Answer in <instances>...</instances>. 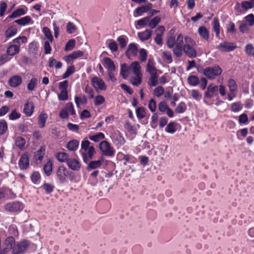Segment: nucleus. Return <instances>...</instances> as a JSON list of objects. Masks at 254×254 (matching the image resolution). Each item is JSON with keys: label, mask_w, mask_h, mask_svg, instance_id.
<instances>
[{"label": "nucleus", "mask_w": 254, "mask_h": 254, "mask_svg": "<svg viewBox=\"0 0 254 254\" xmlns=\"http://www.w3.org/2000/svg\"><path fill=\"white\" fill-rule=\"evenodd\" d=\"M184 36L181 33H179L176 39L175 36L173 34H170L167 37L166 45L167 47L173 49V54L177 57L180 58L183 55V41Z\"/></svg>", "instance_id": "nucleus-1"}, {"label": "nucleus", "mask_w": 254, "mask_h": 254, "mask_svg": "<svg viewBox=\"0 0 254 254\" xmlns=\"http://www.w3.org/2000/svg\"><path fill=\"white\" fill-rule=\"evenodd\" d=\"M99 148L103 156L113 157L116 153L114 147L106 140H103L99 143Z\"/></svg>", "instance_id": "nucleus-2"}, {"label": "nucleus", "mask_w": 254, "mask_h": 254, "mask_svg": "<svg viewBox=\"0 0 254 254\" xmlns=\"http://www.w3.org/2000/svg\"><path fill=\"white\" fill-rule=\"evenodd\" d=\"M222 72L221 67L217 64L204 68V75L209 79L213 80L219 76Z\"/></svg>", "instance_id": "nucleus-3"}, {"label": "nucleus", "mask_w": 254, "mask_h": 254, "mask_svg": "<svg viewBox=\"0 0 254 254\" xmlns=\"http://www.w3.org/2000/svg\"><path fill=\"white\" fill-rule=\"evenodd\" d=\"M90 142L88 140H83L81 142V151H84V152H82L83 159H87L86 155L91 159L95 153L94 147L93 145H90Z\"/></svg>", "instance_id": "nucleus-4"}, {"label": "nucleus", "mask_w": 254, "mask_h": 254, "mask_svg": "<svg viewBox=\"0 0 254 254\" xmlns=\"http://www.w3.org/2000/svg\"><path fill=\"white\" fill-rule=\"evenodd\" d=\"M29 246V244L26 240L15 243L13 246L12 253V254H23L26 252Z\"/></svg>", "instance_id": "nucleus-5"}, {"label": "nucleus", "mask_w": 254, "mask_h": 254, "mask_svg": "<svg viewBox=\"0 0 254 254\" xmlns=\"http://www.w3.org/2000/svg\"><path fill=\"white\" fill-rule=\"evenodd\" d=\"M15 244V240L13 237H7L3 244V248L0 250V254H7L10 250L12 251Z\"/></svg>", "instance_id": "nucleus-6"}, {"label": "nucleus", "mask_w": 254, "mask_h": 254, "mask_svg": "<svg viewBox=\"0 0 254 254\" xmlns=\"http://www.w3.org/2000/svg\"><path fill=\"white\" fill-rule=\"evenodd\" d=\"M5 210L9 212L21 211L23 209L22 203L18 201L8 203L4 206Z\"/></svg>", "instance_id": "nucleus-7"}, {"label": "nucleus", "mask_w": 254, "mask_h": 254, "mask_svg": "<svg viewBox=\"0 0 254 254\" xmlns=\"http://www.w3.org/2000/svg\"><path fill=\"white\" fill-rule=\"evenodd\" d=\"M91 84L95 90L98 91L99 89L106 90L107 87L103 80L98 77H93L91 80Z\"/></svg>", "instance_id": "nucleus-8"}, {"label": "nucleus", "mask_w": 254, "mask_h": 254, "mask_svg": "<svg viewBox=\"0 0 254 254\" xmlns=\"http://www.w3.org/2000/svg\"><path fill=\"white\" fill-rule=\"evenodd\" d=\"M237 48V45L231 42H223L217 46V49L222 52L232 51Z\"/></svg>", "instance_id": "nucleus-9"}, {"label": "nucleus", "mask_w": 254, "mask_h": 254, "mask_svg": "<svg viewBox=\"0 0 254 254\" xmlns=\"http://www.w3.org/2000/svg\"><path fill=\"white\" fill-rule=\"evenodd\" d=\"M218 90V86L214 85L213 83L209 84L207 87V90L204 93V97L205 98L210 99L213 97L215 95H218L217 91Z\"/></svg>", "instance_id": "nucleus-10"}, {"label": "nucleus", "mask_w": 254, "mask_h": 254, "mask_svg": "<svg viewBox=\"0 0 254 254\" xmlns=\"http://www.w3.org/2000/svg\"><path fill=\"white\" fill-rule=\"evenodd\" d=\"M137 53L138 49L137 45L135 43H132L128 45L125 55L128 59L131 60L132 57H135L137 56Z\"/></svg>", "instance_id": "nucleus-11"}, {"label": "nucleus", "mask_w": 254, "mask_h": 254, "mask_svg": "<svg viewBox=\"0 0 254 254\" xmlns=\"http://www.w3.org/2000/svg\"><path fill=\"white\" fill-rule=\"evenodd\" d=\"M57 175L60 183L64 184L66 182V177L68 175V171L64 166H60L57 171Z\"/></svg>", "instance_id": "nucleus-12"}, {"label": "nucleus", "mask_w": 254, "mask_h": 254, "mask_svg": "<svg viewBox=\"0 0 254 254\" xmlns=\"http://www.w3.org/2000/svg\"><path fill=\"white\" fill-rule=\"evenodd\" d=\"M152 7V4L149 3L146 5H142L137 7L133 11V16L137 17L142 15L144 13L148 12Z\"/></svg>", "instance_id": "nucleus-13"}, {"label": "nucleus", "mask_w": 254, "mask_h": 254, "mask_svg": "<svg viewBox=\"0 0 254 254\" xmlns=\"http://www.w3.org/2000/svg\"><path fill=\"white\" fill-rule=\"evenodd\" d=\"M165 30L164 26H159L156 30V37L154 39L155 42L158 45H162L163 44L162 36Z\"/></svg>", "instance_id": "nucleus-14"}, {"label": "nucleus", "mask_w": 254, "mask_h": 254, "mask_svg": "<svg viewBox=\"0 0 254 254\" xmlns=\"http://www.w3.org/2000/svg\"><path fill=\"white\" fill-rule=\"evenodd\" d=\"M193 46L190 44H185L183 48L186 55L190 58H193L196 56V51L192 47Z\"/></svg>", "instance_id": "nucleus-15"}, {"label": "nucleus", "mask_w": 254, "mask_h": 254, "mask_svg": "<svg viewBox=\"0 0 254 254\" xmlns=\"http://www.w3.org/2000/svg\"><path fill=\"white\" fill-rule=\"evenodd\" d=\"M60 162H66L69 168L73 170H77L80 168V163L78 160H58Z\"/></svg>", "instance_id": "nucleus-16"}, {"label": "nucleus", "mask_w": 254, "mask_h": 254, "mask_svg": "<svg viewBox=\"0 0 254 254\" xmlns=\"http://www.w3.org/2000/svg\"><path fill=\"white\" fill-rule=\"evenodd\" d=\"M34 110V104L32 101H28L24 104L23 112L27 117H30L32 115Z\"/></svg>", "instance_id": "nucleus-17"}, {"label": "nucleus", "mask_w": 254, "mask_h": 254, "mask_svg": "<svg viewBox=\"0 0 254 254\" xmlns=\"http://www.w3.org/2000/svg\"><path fill=\"white\" fill-rule=\"evenodd\" d=\"M130 70L129 65L128 66L127 64L124 63L121 64L120 74L124 79H126L128 77Z\"/></svg>", "instance_id": "nucleus-18"}, {"label": "nucleus", "mask_w": 254, "mask_h": 254, "mask_svg": "<svg viewBox=\"0 0 254 254\" xmlns=\"http://www.w3.org/2000/svg\"><path fill=\"white\" fill-rule=\"evenodd\" d=\"M17 33V28L15 25H11L9 26L4 32L5 37L7 39H9L14 35H15Z\"/></svg>", "instance_id": "nucleus-19"}, {"label": "nucleus", "mask_w": 254, "mask_h": 254, "mask_svg": "<svg viewBox=\"0 0 254 254\" xmlns=\"http://www.w3.org/2000/svg\"><path fill=\"white\" fill-rule=\"evenodd\" d=\"M22 78L19 75H14L9 80V84L13 87H16L22 83Z\"/></svg>", "instance_id": "nucleus-20"}, {"label": "nucleus", "mask_w": 254, "mask_h": 254, "mask_svg": "<svg viewBox=\"0 0 254 254\" xmlns=\"http://www.w3.org/2000/svg\"><path fill=\"white\" fill-rule=\"evenodd\" d=\"M26 13V10L23 8H19L13 11L10 15L7 16V19H14L20 17Z\"/></svg>", "instance_id": "nucleus-21"}, {"label": "nucleus", "mask_w": 254, "mask_h": 254, "mask_svg": "<svg viewBox=\"0 0 254 254\" xmlns=\"http://www.w3.org/2000/svg\"><path fill=\"white\" fill-rule=\"evenodd\" d=\"M20 50V46L16 45H11L8 46L6 49V53L9 56H13L18 54Z\"/></svg>", "instance_id": "nucleus-22"}, {"label": "nucleus", "mask_w": 254, "mask_h": 254, "mask_svg": "<svg viewBox=\"0 0 254 254\" xmlns=\"http://www.w3.org/2000/svg\"><path fill=\"white\" fill-rule=\"evenodd\" d=\"M48 117V115L43 112L40 114L38 118V123L40 128H43L45 127Z\"/></svg>", "instance_id": "nucleus-23"}, {"label": "nucleus", "mask_w": 254, "mask_h": 254, "mask_svg": "<svg viewBox=\"0 0 254 254\" xmlns=\"http://www.w3.org/2000/svg\"><path fill=\"white\" fill-rule=\"evenodd\" d=\"M152 31L150 29H146L144 31L138 33V37L142 41L148 40L152 35Z\"/></svg>", "instance_id": "nucleus-24"}, {"label": "nucleus", "mask_w": 254, "mask_h": 254, "mask_svg": "<svg viewBox=\"0 0 254 254\" xmlns=\"http://www.w3.org/2000/svg\"><path fill=\"white\" fill-rule=\"evenodd\" d=\"M32 22H33L31 17L30 16H26L20 19L15 20L14 22L21 26H25Z\"/></svg>", "instance_id": "nucleus-25"}, {"label": "nucleus", "mask_w": 254, "mask_h": 254, "mask_svg": "<svg viewBox=\"0 0 254 254\" xmlns=\"http://www.w3.org/2000/svg\"><path fill=\"white\" fill-rule=\"evenodd\" d=\"M103 160H97L91 161L88 165L87 170L88 171H90L92 170L99 168L101 166Z\"/></svg>", "instance_id": "nucleus-26"}, {"label": "nucleus", "mask_w": 254, "mask_h": 254, "mask_svg": "<svg viewBox=\"0 0 254 254\" xmlns=\"http://www.w3.org/2000/svg\"><path fill=\"white\" fill-rule=\"evenodd\" d=\"M130 70L134 75L142 74L141 72V66L138 62L135 61L131 63L129 65Z\"/></svg>", "instance_id": "nucleus-27"}, {"label": "nucleus", "mask_w": 254, "mask_h": 254, "mask_svg": "<svg viewBox=\"0 0 254 254\" xmlns=\"http://www.w3.org/2000/svg\"><path fill=\"white\" fill-rule=\"evenodd\" d=\"M198 33L200 36L206 41L209 39V33L208 30L204 26H200L198 29Z\"/></svg>", "instance_id": "nucleus-28"}, {"label": "nucleus", "mask_w": 254, "mask_h": 254, "mask_svg": "<svg viewBox=\"0 0 254 254\" xmlns=\"http://www.w3.org/2000/svg\"><path fill=\"white\" fill-rule=\"evenodd\" d=\"M105 66L108 71H113L115 70V65L113 61L110 58H105L104 59Z\"/></svg>", "instance_id": "nucleus-29"}, {"label": "nucleus", "mask_w": 254, "mask_h": 254, "mask_svg": "<svg viewBox=\"0 0 254 254\" xmlns=\"http://www.w3.org/2000/svg\"><path fill=\"white\" fill-rule=\"evenodd\" d=\"M79 144V141L76 139L69 141L66 144V148L70 151L76 150Z\"/></svg>", "instance_id": "nucleus-30"}, {"label": "nucleus", "mask_w": 254, "mask_h": 254, "mask_svg": "<svg viewBox=\"0 0 254 254\" xmlns=\"http://www.w3.org/2000/svg\"><path fill=\"white\" fill-rule=\"evenodd\" d=\"M43 170L47 176H49L51 175L53 171V163L51 160H48L47 162L44 165Z\"/></svg>", "instance_id": "nucleus-31"}, {"label": "nucleus", "mask_w": 254, "mask_h": 254, "mask_svg": "<svg viewBox=\"0 0 254 254\" xmlns=\"http://www.w3.org/2000/svg\"><path fill=\"white\" fill-rule=\"evenodd\" d=\"M188 83L191 86H196L199 83V79L198 77L194 75H190L187 79Z\"/></svg>", "instance_id": "nucleus-32"}, {"label": "nucleus", "mask_w": 254, "mask_h": 254, "mask_svg": "<svg viewBox=\"0 0 254 254\" xmlns=\"http://www.w3.org/2000/svg\"><path fill=\"white\" fill-rule=\"evenodd\" d=\"M213 31L215 33L216 36L219 37L220 34V23L217 18L215 17L212 21Z\"/></svg>", "instance_id": "nucleus-33"}, {"label": "nucleus", "mask_w": 254, "mask_h": 254, "mask_svg": "<svg viewBox=\"0 0 254 254\" xmlns=\"http://www.w3.org/2000/svg\"><path fill=\"white\" fill-rule=\"evenodd\" d=\"M105 138L104 134L102 132H98L96 134L90 135L89 136L90 140L93 141L95 142L100 141L101 140H103Z\"/></svg>", "instance_id": "nucleus-34"}, {"label": "nucleus", "mask_w": 254, "mask_h": 254, "mask_svg": "<svg viewBox=\"0 0 254 254\" xmlns=\"http://www.w3.org/2000/svg\"><path fill=\"white\" fill-rule=\"evenodd\" d=\"M187 109V105L184 102H181L175 109L177 114H182L184 113Z\"/></svg>", "instance_id": "nucleus-35"}, {"label": "nucleus", "mask_w": 254, "mask_h": 254, "mask_svg": "<svg viewBox=\"0 0 254 254\" xmlns=\"http://www.w3.org/2000/svg\"><path fill=\"white\" fill-rule=\"evenodd\" d=\"M41 179V175L38 172L35 171L31 175V180L34 184H38Z\"/></svg>", "instance_id": "nucleus-36"}, {"label": "nucleus", "mask_w": 254, "mask_h": 254, "mask_svg": "<svg viewBox=\"0 0 254 254\" xmlns=\"http://www.w3.org/2000/svg\"><path fill=\"white\" fill-rule=\"evenodd\" d=\"M177 123L175 122H170L165 128V131L170 133H174L176 131Z\"/></svg>", "instance_id": "nucleus-37"}, {"label": "nucleus", "mask_w": 254, "mask_h": 254, "mask_svg": "<svg viewBox=\"0 0 254 254\" xmlns=\"http://www.w3.org/2000/svg\"><path fill=\"white\" fill-rule=\"evenodd\" d=\"M74 101L78 107L80 106V104H85L87 103V99L85 95H83L82 97L75 96Z\"/></svg>", "instance_id": "nucleus-38"}, {"label": "nucleus", "mask_w": 254, "mask_h": 254, "mask_svg": "<svg viewBox=\"0 0 254 254\" xmlns=\"http://www.w3.org/2000/svg\"><path fill=\"white\" fill-rule=\"evenodd\" d=\"M45 150L44 146H41L40 149L35 153L34 159H43L45 154Z\"/></svg>", "instance_id": "nucleus-39"}, {"label": "nucleus", "mask_w": 254, "mask_h": 254, "mask_svg": "<svg viewBox=\"0 0 254 254\" xmlns=\"http://www.w3.org/2000/svg\"><path fill=\"white\" fill-rule=\"evenodd\" d=\"M26 141L25 139L21 136H18L15 139V145L17 146L20 149H22L25 145Z\"/></svg>", "instance_id": "nucleus-40"}, {"label": "nucleus", "mask_w": 254, "mask_h": 254, "mask_svg": "<svg viewBox=\"0 0 254 254\" xmlns=\"http://www.w3.org/2000/svg\"><path fill=\"white\" fill-rule=\"evenodd\" d=\"M160 21L161 18L158 16H156L154 17L153 19H152L151 20H149L148 23V26L150 28L153 29L155 28L157 25V24L160 23Z\"/></svg>", "instance_id": "nucleus-41"}, {"label": "nucleus", "mask_w": 254, "mask_h": 254, "mask_svg": "<svg viewBox=\"0 0 254 254\" xmlns=\"http://www.w3.org/2000/svg\"><path fill=\"white\" fill-rule=\"evenodd\" d=\"M243 106L240 102L233 103L231 105V110L233 112H238L242 109Z\"/></svg>", "instance_id": "nucleus-42"}, {"label": "nucleus", "mask_w": 254, "mask_h": 254, "mask_svg": "<svg viewBox=\"0 0 254 254\" xmlns=\"http://www.w3.org/2000/svg\"><path fill=\"white\" fill-rule=\"evenodd\" d=\"M64 108L66 110L68 114H70L72 116L75 115V111L72 102L67 103Z\"/></svg>", "instance_id": "nucleus-43"}, {"label": "nucleus", "mask_w": 254, "mask_h": 254, "mask_svg": "<svg viewBox=\"0 0 254 254\" xmlns=\"http://www.w3.org/2000/svg\"><path fill=\"white\" fill-rule=\"evenodd\" d=\"M135 77H132L130 80L131 83L136 86L140 85L142 82V74L135 75Z\"/></svg>", "instance_id": "nucleus-44"}, {"label": "nucleus", "mask_w": 254, "mask_h": 254, "mask_svg": "<svg viewBox=\"0 0 254 254\" xmlns=\"http://www.w3.org/2000/svg\"><path fill=\"white\" fill-rule=\"evenodd\" d=\"M38 81V79L37 78H32L27 84V89L29 91L33 90L37 86Z\"/></svg>", "instance_id": "nucleus-45"}, {"label": "nucleus", "mask_w": 254, "mask_h": 254, "mask_svg": "<svg viewBox=\"0 0 254 254\" xmlns=\"http://www.w3.org/2000/svg\"><path fill=\"white\" fill-rule=\"evenodd\" d=\"M227 86L229 88V90L238 91V85L234 79L230 78L228 80Z\"/></svg>", "instance_id": "nucleus-46"}, {"label": "nucleus", "mask_w": 254, "mask_h": 254, "mask_svg": "<svg viewBox=\"0 0 254 254\" xmlns=\"http://www.w3.org/2000/svg\"><path fill=\"white\" fill-rule=\"evenodd\" d=\"M158 74L153 73L150 74V77L149 79L148 84L151 86H155L158 84Z\"/></svg>", "instance_id": "nucleus-47"}, {"label": "nucleus", "mask_w": 254, "mask_h": 254, "mask_svg": "<svg viewBox=\"0 0 254 254\" xmlns=\"http://www.w3.org/2000/svg\"><path fill=\"white\" fill-rule=\"evenodd\" d=\"M75 71V67L73 65L67 67L66 70L63 75V78H66L69 77L70 75L72 74Z\"/></svg>", "instance_id": "nucleus-48"}, {"label": "nucleus", "mask_w": 254, "mask_h": 254, "mask_svg": "<svg viewBox=\"0 0 254 254\" xmlns=\"http://www.w3.org/2000/svg\"><path fill=\"white\" fill-rule=\"evenodd\" d=\"M150 16H146L136 21L137 24L141 27H145L148 24Z\"/></svg>", "instance_id": "nucleus-49"}, {"label": "nucleus", "mask_w": 254, "mask_h": 254, "mask_svg": "<svg viewBox=\"0 0 254 254\" xmlns=\"http://www.w3.org/2000/svg\"><path fill=\"white\" fill-rule=\"evenodd\" d=\"M114 140L117 144L120 146L124 145L126 142L125 138L120 131H119L118 134L115 137Z\"/></svg>", "instance_id": "nucleus-50"}, {"label": "nucleus", "mask_w": 254, "mask_h": 254, "mask_svg": "<svg viewBox=\"0 0 254 254\" xmlns=\"http://www.w3.org/2000/svg\"><path fill=\"white\" fill-rule=\"evenodd\" d=\"M127 37L125 35L120 36L118 38L117 40L119 43L121 48L123 49L126 47L127 44Z\"/></svg>", "instance_id": "nucleus-51"}, {"label": "nucleus", "mask_w": 254, "mask_h": 254, "mask_svg": "<svg viewBox=\"0 0 254 254\" xmlns=\"http://www.w3.org/2000/svg\"><path fill=\"white\" fill-rule=\"evenodd\" d=\"M77 30L76 26L72 22H68L66 24V31L69 34L74 33Z\"/></svg>", "instance_id": "nucleus-52"}, {"label": "nucleus", "mask_w": 254, "mask_h": 254, "mask_svg": "<svg viewBox=\"0 0 254 254\" xmlns=\"http://www.w3.org/2000/svg\"><path fill=\"white\" fill-rule=\"evenodd\" d=\"M42 31L47 39H48L51 42H52L53 41V37L50 29L47 27H44L43 28Z\"/></svg>", "instance_id": "nucleus-53"}, {"label": "nucleus", "mask_w": 254, "mask_h": 254, "mask_svg": "<svg viewBox=\"0 0 254 254\" xmlns=\"http://www.w3.org/2000/svg\"><path fill=\"white\" fill-rule=\"evenodd\" d=\"M137 117L139 119H143L145 117V110L143 107H138L136 110Z\"/></svg>", "instance_id": "nucleus-54"}, {"label": "nucleus", "mask_w": 254, "mask_h": 254, "mask_svg": "<svg viewBox=\"0 0 254 254\" xmlns=\"http://www.w3.org/2000/svg\"><path fill=\"white\" fill-rule=\"evenodd\" d=\"M19 167L21 170H25L29 165V160H19Z\"/></svg>", "instance_id": "nucleus-55"}, {"label": "nucleus", "mask_w": 254, "mask_h": 254, "mask_svg": "<svg viewBox=\"0 0 254 254\" xmlns=\"http://www.w3.org/2000/svg\"><path fill=\"white\" fill-rule=\"evenodd\" d=\"M164 88L162 86H158L154 89L153 94L155 96L159 97L164 93Z\"/></svg>", "instance_id": "nucleus-56"}, {"label": "nucleus", "mask_w": 254, "mask_h": 254, "mask_svg": "<svg viewBox=\"0 0 254 254\" xmlns=\"http://www.w3.org/2000/svg\"><path fill=\"white\" fill-rule=\"evenodd\" d=\"M42 188L45 190L46 193L49 194L53 192L54 186L50 184L45 183L43 184Z\"/></svg>", "instance_id": "nucleus-57"}, {"label": "nucleus", "mask_w": 254, "mask_h": 254, "mask_svg": "<svg viewBox=\"0 0 254 254\" xmlns=\"http://www.w3.org/2000/svg\"><path fill=\"white\" fill-rule=\"evenodd\" d=\"M75 45V41L74 39H70L68 40V41L66 43L64 50L65 51H68L69 50H72Z\"/></svg>", "instance_id": "nucleus-58"}, {"label": "nucleus", "mask_w": 254, "mask_h": 254, "mask_svg": "<svg viewBox=\"0 0 254 254\" xmlns=\"http://www.w3.org/2000/svg\"><path fill=\"white\" fill-rule=\"evenodd\" d=\"M139 59L141 62H145L147 57V51L144 49H141L139 52Z\"/></svg>", "instance_id": "nucleus-59"}, {"label": "nucleus", "mask_w": 254, "mask_h": 254, "mask_svg": "<svg viewBox=\"0 0 254 254\" xmlns=\"http://www.w3.org/2000/svg\"><path fill=\"white\" fill-rule=\"evenodd\" d=\"M27 42V39L25 36H19L12 40L13 43L19 44L26 43Z\"/></svg>", "instance_id": "nucleus-60"}, {"label": "nucleus", "mask_w": 254, "mask_h": 254, "mask_svg": "<svg viewBox=\"0 0 254 254\" xmlns=\"http://www.w3.org/2000/svg\"><path fill=\"white\" fill-rule=\"evenodd\" d=\"M241 6L245 10H247L254 7V4H252V3L249 0H245L241 2Z\"/></svg>", "instance_id": "nucleus-61"}, {"label": "nucleus", "mask_w": 254, "mask_h": 254, "mask_svg": "<svg viewBox=\"0 0 254 254\" xmlns=\"http://www.w3.org/2000/svg\"><path fill=\"white\" fill-rule=\"evenodd\" d=\"M169 108V107L165 101H161L158 104L159 110L162 113L166 112Z\"/></svg>", "instance_id": "nucleus-62"}, {"label": "nucleus", "mask_w": 254, "mask_h": 254, "mask_svg": "<svg viewBox=\"0 0 254 254\" xmlns=\"http://www.w3.org/2000/svg\"><path fill=\"white\" fill-rule=\"evenodd\" d=\"M105 101V98L103 96L98 95L95 97L94 105L99 106L104 103Z\"/></svg>", "instance_id": "nucleus-63"}, {"label": "nucleus", "mask_w": 254, "mask_h": 254, "mask_svg": "<svg viewBox=\"0 0 254 254\" xmlns=\"http://www.w3.org/2000/svg\"><path fill=\"white\" fill-rule=\"evenodd\" d=\"M246 21L248 23L250 26L254 25V14L251 13L245 17Z\"/></svg>", "instance_id": "nucleus-64"}]
</instances>
